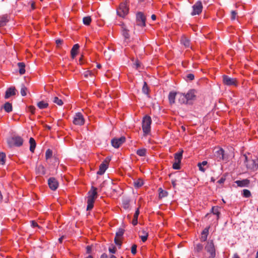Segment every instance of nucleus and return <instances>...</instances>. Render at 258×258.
<instances>
[{"label": "nucleus", "mask_w": 258, "mask_h": 258, "mask_svg": "<svg viewBox=\"0 0 258 258\" xmlns=\"http://www.w3.org/2000/svg\"><path fill=\"white\" fill-rule=\"evenodd\" d=\"M84 75L85 78H87L89 76L92 77L93 76V74L91 71H87L84 72Z\"/></svg>", "instance_id": "603ef678"}, {"label": "nucleus", "mask_w": 258, "mask_h": 258, "mask_svg": "<svg viewBox=\"0 0 258 258\" xmlns=\"http://www.w3.org/2000/svg\"><path fill=\"white\" fill-rule=\"evenodd\" d=\"M11 142L13 143L12 144L11 141L8 142V144L10 147H12L13 145L20 147L23 144V139L20 136H15L12 138Z\"/></svg>", "instance_id": "9d476101"}, {"label": "nucleus", "mask_w": 258, "mask_h": 258, "mask_svg": "<svg viewBox=\"0 0 258 258\" xmlns=\"http://www.w3.org/2000/svg\"><path fill=\"white\" fill-rule=\"evenodd\" d=\"M129 2L126 0L124 2L121 3L116 10L117 14L121 18H125L129 12Z\"/></svg>", "instance_id": "7ed1b4c3"}, {"label": "nucleus", "mask_w": 258, "mask_h": 258, "mask_svg": "<svg viewBox=\"0 0 258 258\" xmlns=\"http://www.w3.org/2000/svg\"><path fill=\"white\" fill-rule=\"evenodd\" d=\"M205 249L208 253V258H215L216 251L213 240H210L207 242Z\"/></svg>", "instance_id": "20e7f679"}, {"label": "nucleus", "mask_w": 258, "mask_h": 258, "mask_svg": "<svg viewBox=\"0 0 258 258\" xmlns=\"http://www.w3.org/2000/svg\"><path fill=\"white\" fill-rule=\"evenodd\" d=\"M126 141V138L122 136L120 138H114L111 141V145L115 148H119Z\"/></svg>", "instance_id": "6e6552de"}, {"label": "nucleus", "mask_w": 258, "mask_h": 258, "mask_svg": "<svg viewBox=\"0 0 258 258\" xmlns=\"http://www.w3.org/2000/svg\"><path fill=\"white\" fill-rule=\"evenodd\" d=\"M63 40L62 39H56L55 40V43H56V47L57 48H60L61 47V45L63 43Z\"/></svg>", "instance_id": "09e8293b"}, {"label": "nucleus", "mask_w": 258, "mask_h": 258, "mask_svg": "<svg viewBox=\"0 0 258 258\" xmlns=\"http://www.w3.org/2000/svg\"><path fill=\"white\" fill-rule=\"evenodd\" d=\"M211 213L216 216V220L218 221L220 218V212L219 207L218 206H214L212 208L210 213H208L206 215V217H209Z\"/></svg>", "instance_id": "dca6fc26"}, {"label": "nucleus", "mask_w": 258, "mask_h": 258, "mask_svg": "<svg viewBox=\"0 0 258 258\" xmlns=\"http://www.w3.org/2000/svg\"><path fill=\"white\" fill-rule=\"evenodd\" d=\"M180 42L186 48L189 47L190 46V41L189 39L185 36L181 37Z\"/></svg>", "instance_id": "cd10ccee"}, {"label": "nucleus", "mask_w": 258, "mask_h": 258, "mask_svg": "<svg viewBox=\"0 0 258 258\" xmlns=\"http://www.w3.org/2000/svg\"><path fill=\"white\" fill-rule=\"evenodd\" d=\"M84 59V56L82 55L79 59V63L80 64H82L83 63V60Z\"/></svg>", "instance_id": "e2e57ef3"}, {"label": "nucleus", "mask_w": 258, "mask_h": 258, "mask_svg": "<svg viewBox=\"0 0 258 258\" xmlns=\"http://www.w3.org/2000/svg\"><path fill=\"white\" fill-rule=\"evenodd\" d=\"M151 19L153 20V21H155L156 19V16L154 14L152 15L151 16Z\"/></svg>", "instance_id": "338daca9"}, {"label": "nucleus", "mask_w": 258, "mask_h": 258, "mask_svg": "<svg viewBox=\"0 0 258 258\" xmlns=\"http://www.w3.org/2000/svg\"><path fill=\"white\" fill-rule=\"evenodd\" d=\"M3 108L6 112L9 113L12 111L13 106L12 103L7 102L3 105Z\"/></svg>", "instance_id": "bb28decb"}, {"label": "nucleus", "mask_w": 258, "mask_h": 258, "mask_svg": "<svg viewBox=\"0 0 258 258\" xmlns=\"http://www.w3.org/2000/svg\"><path fill=\"white\" fill-rule=\"evenodd\" d=\"M226 180V177L225 176H222L221 177V178L217 181V182L220 184H222L224 183V182Z\"/></svg>", "instance_id": "13d9d810"}, {"label": "nucleus", "mask_w": 258, "mask_h": 258, "mask_svg": "<svg viewBox=\"0 0 258 258\" xmlns=\"http://www.w3.org/2000/svg\"><path fill=\"white\" fill-rule=\"evenodd\" d=\"M92 251V247L90 245H88L86 247V252L87 253H90Z\"/></svg>", "instance_id": "680f3d73"}, {"label": "nucleus", "mask_w": 258, "mask_h": 258, "mask_svg": "<svg viewBox=\"0 0 258 258\" xmlns=\"http://www.w3.org/2000/svg\"><path fill=\"white\" fill-rule=\"evenodd\" d=\"M52 156V151L50 149H47L45 153V158L46 159L50 158Z\"/></svg>", "instance_id": "de8ad7c7"}, {"label": "nucleus", "mask_w": 258, "mask_h": 258, "mask_svg": "<svg viewBox=\"0 0 258 258\" xmlns=\"http://www.w3.org/2000/svg\"><path fill=\"white\" fill-rule=\"evenodd\" d=\"M139 233V237L141 239L142 241L143 242H146L149 236L148 232L146 230L143 229L140 231Z\"/></svg>", "instance_id": "412c9836"}, {"label": "nucleus", "mask_w": 258, "mask_h": 258, "mask_svg": "<svg viewBox=\"0 0 258 258\" xmlns=\"http://www.w3.org/2000/svg\"><path fill=\"white\" fill-rule=\"evenodd\" d=\"M79 48L80 45L79 44H76L73 46L71 50V55L72 58H74L76 56L78 53Z\"/></svg>", "instance_id": "4be33fe9"}, {"label": "nucleus", "mask_w": 258, "mask_h": 258, "mask_svg": "<svg viewBox=\"0 0 258 258\" xmlns=\"http://www.w3.org/2000/svg\"><path fill=\"white\" fill-rule=\"evenodd\" d=\"M27 88L26 87H25L24 85L22 86L21 89V94L23 96H25L27 95Z\"/></svg>", "instance_id": "79ce46f5"}, {"label": "nucleus", "mask_w": 258, "mask_h": 258, "mask_svg": "<svg viewBox=\"0 0 258 258\" xmlns=\"http://www.w3.org/2000/svg\"><path fill=\"white\" fill-rule=\"evenodd\" d=\"M179 101L180 102V103H186V98L184 94H180Z\"/></svg>", "instance_id": "49530a36"}, {"label": "nucleus", "mask_w": 258, "mask_h": 258, "mask_svg": "<svg viewBox=\"0 0 258 258\" xmlns=\"http://www.w3.org/2000/svg\"><path fill=\"white\" fill-rule=\"evenodd\" d=\"M180 164L181 162L179 161H175V162L173 164L172 168L174 169H180Z\"/></svg>", "instance_id": "a18cd8bd"}, {"label": "nucleus", "mask_w": 258, "mask_h": 258, "mask_svg": "<svg viewBox=\"0 0 258 258\" xmlns=\"http://www.w3.org/2000/svg\"><path fill=\"white\" fill-rule=\"evenodd\" d=\"M186 78L190 81H192L195 78V76L192 74H188L186 76Z\"/></svg>", "instance_id": "bf43d9fd"}, {"label": "nucleus", "mask_w": 258, "mask_h": 258, "mask_svg": "<svg viewBox=\"0 0 258 258\" xmlns=\"http://www.w3.org/2000/svg\"><path fill=\"white\" fill-rule=\"evenodd\" d=\"M237 12L235 11H232L231 14V18L232 20H235L237 16Z\"/></svg>", "instance_id": "6e6d98bb"}, {"label": "nucleus", "mask_w": 258, "mask_h": 258, "mask_svg": "<svg viewBox=\"0 0 258 258\" xmlns=\"http://www.w3.org/2000/svg\"><path fill=\"white\" fill-rule=\"evenodd\" d=\"M192 11L191 12V16L199 15L203 11V7L201 1L197 2L192 7Z\"/></svg>", "instance_id": "423d86ee"}, {"label": "nucleus", "mask_w": 258, "mask_h": 258, "mask_svg": "<svg viewBox=\"0 0 258 258\" xmlns=\"http://www.w3.org/2000/svg\"><path fill=\"white\" fill-rule=\"evenodd\" d=\"M37 106L41 109L46 108L48 106V104L45 101H41L37 103Z\"/></svg>", "instance_id": "473e14b6"}, {"label": "nucleus", "mask_w": 258, "mask_h": 258, "mask_svg": "<svg viewBox=\"0 0 258 258\" xmlns=\"http://www.w3.org/2000/svg\"><path fill=\"white\" fill-rule=\"evenodd\" d=\"M183 153V150L181 149L180 151L178 152H177L174 154V158L175 161H179L181 162L182 159V154Z\"/></svg>", "instance_id": "393cba45"}, {"label": "nucleus", "mask_w": 258, "mask_h": 258, "mask_svg": "<svg viewBox=\"0 0 258 258\" xmlns=\"http://www.w3.org/2000/svg\"><path fill=\"white\" fill-rule=\"evenodd\" d=\"M123 208L125 209H127L130 207V202L128 201H125L123 202Z\"/></svg>", "instance_id": "864d4df0"}, {"label": "nucleus", "mask_w": 258, "mask_h": 258, "mask_svg": "<svg viewBox=\"0 0 258 258\" xmlns=\"http://www.w3.org/2000/svg\"><path fill=\"white\" fill-rule=\"evenodd\" d=\"M171 183L172 184V186L174 188L176 187V180H172Z\"/></svg>", "instance_id": "0e129e2a"}, {"label": "nucleus", "mask_w": 258, "mask_h": 258, "mask_svg": "<svg viewBox=\"0 0 258 258\" xmlns=\"http://www.w3.org/2000/svg\"><path fill=\"white\" fill-rule=\"evenodd\" d=\"M10 17L9 15L6 14L0 16V26H6L7 23L10 21Z\"/></svg>", "instance_id": "6ab92c4d"}, {"label": "nucleus", "mask_w": 258, "mask_h": 258, "mask_svg": "<svg viewBox=\"0 0 258 258\" xmlns=\"http://www.w3.org/2000/svg\"><path fill=\"white\" fill-rule=\"evenodd\" d=\"M64 238V236H62L61 237H60L59 239H58V241L60 243H61L62 242V240Z\"/></svg>", "instance_id": "774afa93"}, {"label": "nucleus", "mask_w": 258, "mask_h": 258, "mask_svg": "<svg viewBox=\"0 0 258 258\" xmlns=\"http://www.w3.org/2000/svg\"><path fill=\"white\" fill-rule=\"evenodd\" d=\"M151 123L152 119L150 116L146 115L143 117L142 122V126L144 136L146 137L150 134Z\"/></svg>", "instance_id": "f03ea898"}, {"label": "nucleus", "mask_w": 258, "mask_h": 258, "mask_svg": "<svg viewBox=\"0 0 258 258\" xmlns=\"http://www.w3.org/2000/svg\"><path fill=\"white\" fill-rule=\"evenodd\" d=\"M237 185L239 187H247L250 183V180L248 179H244L241 180H236L235 181Z\"/></svg>", "instance_id": "aec40b11"}, {"label": "nucleus", "mask_w": 258, "mask_h": 258, "mask_svg": "<svg viewBox=\"0 0 258 258\" xmlns=\"http://www.w3.org/2000/svg\"><path fill=\"white\" fill-rule=\"evenodd\" d=\"M97 198V188L94 186H92L91 190L88 192V196L87 197V211H91L93 209L95 201Z\"/></svg>", "instance_id": "f257e3e1"}, {"label": "nucleus", "mask_w": 258, "mask_h": 258, "mask_svg": "<svg viewBox=\"0 0 258 258\" xmlns=\"http://www.w3.org/2000/svg\"><path fill=\"white\" fill-rule=\"evenodd\" d=\"M18 67L19 68V72L20 75H23L25 73V64L23 62H18Z\"/></svg>", "instance_id": "b1692460"}, {"label": "nucleus", "mask_w": 258, "mask_h": 258, "mask_svg": "<svg viewBox=\"0 0 258 258\" xmlns=\"http://www.w3.org/2000/svg\"><path fill=\"white\" fill-rule=\"evenodd\" d=\"M122 237L115 236L114 238V242L117 245H118L119 246V248L120 247V246L122 245Z\"/></svg>", "instance_id": "e433bc0d"}, {"label": "nucleus", "mask_w": 258, "mask_h": 258, "mask_svg": "<svg viewBox=\"0 0 258 258\" xmlns=\"http://www.w3.org/2000/svg\"><path fill=\"white\" fill-rule=\"evenodd\" d=\"M17 90L15 87H11L8 88L6 91L5 98L7 99L16 94Z\"/></svg>", "instance_id": "f3484780"}, {"label": "nucleus", "mask_w": 258, "mask_h": 258, "mask_svg": "<svg viewBox=\"0 0 258 258\" xmlns=\"http://www.w3.org/2000/svg\"><path fill=\"white\" fill-rule=\"evenodd\" d=\"M29 144H30V151L33 153L35 149L36 148V142L35 140L33 138H30L29 139Z\"/></svg>", "instance_id": "c85d7f7f"}, {"label": "nucleus", "mask_w": 258, "mask_h": 258, "mask_svg": "<svg viewBox=\"0 0 258 258\" xmlns=\"http://www.w3.org/2000/svg\"><path fill=\"white\" fill-rule=\"evenodd\" d=\"M109 162L107 160H104L99 166V168L97 172L98 175H102L104 173L108 167Z\"/></svg>", "instance_id": "4468645a"}, {"label": "nucleus", "mask_w": 258, "mask_h": 258, "mask_svg": "<svg viewBox=\"0 0 258 258\" xmlns=\"http://www.w3.org/2000/svg\"><path fill=\"white\" fill-rule=\"evenodd\" d=\"M137 24L142 27L146 26V17L142 12H138L136 16Z\"/></svg>", "instance_id": "9b49d317"}, {"label": "nucleus", "mask_w": 258, "mask_h": 258, "mask_svg": "<svg viewBox=\"0 0 258 258\" xmlns=\"http://www.w3.org/2000/svg\"><path fill=\"white\" fill-rule=\"evenodd\" d=\"M85 121V118L81 112L75 114L73 121L74 124L81 126L84 124Z\"/></svg>", "instance_id": "0eeeda50"}, {"label": "nucleus", "mask_w": 258, "mask_h": 258, "mask_svg": "<svg viewBox=\"0 0 258 258\" xmlns=\"http://www.w3.org/2000/svg\"><path fill=\"white\" fill-rule=\"evenodd\" d=\"M242 195L245 198H249L251 197V193L249 190L244 189L243 190Z\"/></svg>", "instance_id": "37998d69"}, {"label": "nucleus", "mask_w": 258, "mask_h": 258, "mask_svg": "<svg viewBox=\"0 0 258 258\" xmlns=\"http://www.w3.org/2000/svg\"><path fill=\"white\" fill-rule=\"evenodd\" d=\"M122 35L125 37V38L127 39L130 37V35L128 33V31L126 29L123 28L122 30Z\"/></svg>", "instance_id": "8fccbe9b"}, {"label": "nucleus", "mask_w": 258, "mask_h": 258, "mask_svg": "<svg viewBox=\"0 0 258 258\" xmlns=\"http://www.w3.org/2000/svg\"><path fill=\"white\" fill-rule=\"evenodd\" d=\"M204 246L201 243H198L195 246V250L197 252H201L203 249Z\"/></svg>", "instance_id": "4c0bfd02"}, {"label": "nucleus", "mask_w": 258, "mask_h": 258, "mask_svg": "<svg viewBox=\"0 0 258 258\" xmlns=\"http://www.w3.org/2000/svg\"><path fill=\"white\" fill-rule=\"evenodd\" d=\"M28 110L29 112L31 113L32 114H34L35 112V108L33 106H29L28 107Z\"/></svg>", "instance_id": "5fc2aeb1"}, {"label": "nucleus", "mask_w": 258, "mask_h": 258, "mask_svg": "<svg viewBox=\"0 0 258 258\" xmlns=\"http://www.w3.org/2000/svg\"><path fill=\"white\" fill-rule=\"evenodd\" d=\"M31 224L32 227H33V228L39 227L38 223L35 221H31Z\"/></svg>", "instance_id": "052dcab7"}, {"label": "nucleus", "mask_w": 258, "mask_h": 258, "mask_svg": "<svg viewBox=\"0 0 258 258\" xmlns=\"http://www.w3.org/2000/svg\"><path fill=\"white\" fill-rule=\"evenodd\" d=\"M208 164V162L207 161H203L202 162H200L198 164V166L199 168V170L202 172H205L206 169L204 168V166L207 165Z\"/></svg>", "instance_id": "72a5a7b5"}, {"label": "nucleus", "mask_w": 258, "mask_h": 258, "mask_svg": "<svg viewBox=\"0 0 258 258\" xmlns=\"http://www.w3.org/2000/svg\"><path fill=\"white\" fill-rule=\"evenodd\" d=\"M197 91L195 89H191L186 94H184L186 98V103L189 100H194L196 98Z\"/></svg>", "instance_id": "2eb2a0df"}, {"label": "nucleus", "mask_w": 258, "mask_h": 258, "mask_svg": "<svg viewBox=\"0 0 258 258\" xmlns=\"http://www.w3.org/2000/svg\"><path fill=\"white\" fill-rule=\"evenodd\" d=\"M217 150L215 151L214 156L218 161H221L224 160L225 152L224 150L221 148H216Z\"/></svg>", "instance_id": "f8f14e48"}, {"label": "nucleus", "mask_w": 258, "mask_h": 258, "mask_svg": "<svg viewBox=\"0 0 258 258\" xmlns=\"http://www.w3.org/2000/svg\"><path fill=\"white\" fill-rule=\"evenodd\" d=\"M245 162L246 167L248 170L254 171L258 169V158H256L254 159H248L247 157L245 156Z\"/></svg>", "instance_id": "39448f33"}, {"label": "nucleus", "mask_w": 258, "mask_h": 258, "mask_svg": "<svg viewBox=\"0 0 258 258\" xmlns=\"http://www.w3.org/2000/svg\"><path fill=\"white\" fill-rule=\"evenodd\" d=\"M177 93L175 92H170L168 95V100L170 104L175 103V97Z\"/></svg>", "instance_id": "a878e982"}, {"label": "nucleus", "mask_w": 258, "mask_h": 258, "mask_svg": "<svg viewBox=\"0 0 258 258\" xmlns=\"http://www.w3.org/2000/svg\"><path fill=\"white\" fill-rule=\"evenodd\" d=\"M210 228V226H208L206 227L202 232L200 240L202 242L206 241L207 240L208 236L209 233V229Z\"/></svg>", "instance_id": "a211bd4d"}, {"label": "nucleus", "mask_w": 258, "mask_h": 258, "mask_svg": "<svg viewBox=\"0 0 258 258\" xmlns=\"http://www.w3.org/2000/svg\"><path fill=\"white\" fill-rule=\"evenodd\" d=\"M48 184L52 190H55L58 186V182L54 177H50L48 180Z\"/></svg>", "instance_id": "ddd939ff"}, {"label": "nucleus", "mask_w": 258, "mask_h": 258, "mask_svg": "<svg viewBox=\"0 0 258 258\" xmlns=\"http://www.w3.org/2000/svg\"><path fill=\"white\" fill-rule=\"evenodd\" d=\"M100 258H108V256L106 253H104L101 255Z\"/></svg>", "instance_id": "69168bd1"}, {"label": "nucleus", "mask_w": 258, "mask_h": 258, "mask_svg": "<svg viewBox=\"0 0 258 258\" xmlns=\"http://www.w3.org/2000/svg\"><path fill=\"white\" fill-rule=\"evenodd\" d=\"M142 90L145 94H148L149 93V88L147 83L146 82H144V83Z\"/></svg>", "instance_id": "c03bdc74"}, {"label": "nucleus", "mask_w": 258, "mask_h": 258, "mask_svg": "<svg viewBox=\"0 0 258 258\" xmlns=\"http://www.w3.org/2000/svg\"><path fill=\"white\" fill-rule=\"evenodd\" d=\"M144 184V182L143 179L141 178H138L136 181H135L134 182V186L136 188H139L142 186Z\"/></svg>", "instance_id": "2f4dec72"}, {"label": "nucleus", "mask_w": 258, "mask_h": 258, "mask_svg": "<svg viewBox=\"0 0 258 258\" xmlns=\"http://www.w3.org/2000/svg\"><path fill=\"white\" fill-rule=\"evenodd\" d=\"M37 172L40 175L45 174V168L43 165H39L37 168Z\"/></svg>", "instance_id": "c756f323"}, {"label": "nucleus", "mask_w": 258, "mask_h": 258, "mask_svg": "<svg viewBox=\"0 0 258 258\" xmlns=\"http://www.w3.org/2000/svg\"><path fill=\"white\" fill-rule=\"evenodd\" d=\"M53 102L59 106H61L63 104L62 100L58 98L57 97H54Z\"/></svg>", "instance_id": "ea45409f"}, {"label": "nucleus", "mask_w": 258, "mask_h": 258, "mask_svg": "<svg viewBox=\"0 0 258 258\" xmlns=\"http://www.w3.org/2000/svg\"><path fill=\"white\" fill-rule=\"evenodd\" d=\"M223 83L226 86H235L237 85V81L236 79L232 78L227 75H223L222 76Z\"/></svg>", "instance_id": "1a4fd4ad"}, {"label": "nucleus", "mask_w": 258, "mask_h": 258, "mask_svg": "<svg viewBox=\"0 0 258 258\" xmlns=\"http://www.w3.org/2000/svg\"><path fill=\"white\" fill-rule=\"evenodd\" d=\"M109 251L110 253H115L116 251V248L114 246H112V247H110L109 248Z\"/></svg>", "instance_id": "4d7b16f0"}, {"label": "nucleus", "mask_w": 258, "mask_h": 258, "mask_svg": "<svg viewBox=\"0 0 258 258\" xmlns=\"http://www.w3.org/2000/svg\"><path fill=\"white\" fill-rule=\"evenodd\" d=\"M91 21H92V19H91V17H90V16L85 17L83 19V23L85 25H87V26H88L90 24Z\"/></svg>", "instance_id": "c9c22d12"}, {"label": "nucleus", "mask_w": 258, "mask_h": 258, "mask_svg": "<svg viewBox=\"0 0 258 258\" xmlns=\"http://www.w3.org/2000/svg\"><path fill=\"white\" fill-rule=\"evenodd\" d=\"M124 231H125L123 229L119 228L116 233V237H120L122 238V236L124 233Z\"/></svg>", "instance_id": "a19ab883"}, {"label": "nucleus", "mask_w": 258, "mask_h": 258, "mask_svg": "<svg viewBox=\"0 0 258 258\" xmlns=\"http://www.w3.org/2000/svg\"><path fill=\"white\" fill-rule=\"evenodd\" d=\"M159 198L162 199L166 197L168 195V192L166 190H163L162 188H159Z\"/></svg>", "instance_id": "f704fd0d"}, {"label": "nucleus", "mask_w": 258, "mask_h": 258, "mask_svg": "<svg viewBox=\"0 0 258 258\" xmlns=\"http://www.w3.org/2000/svg\"><path fill=\"white\" fill-rule=\"evenodd\" d=\"M139 209H140V207H138L137 209V210L134 214V218H133V219L132 222V223L134 226H136L138 224V219L139 215L140 214V210Z\"/></svg>", "instance_id": "5701e85b"}, {"label": "nucleus", "mask_w": 258, "mask_h": 258, "mask_svg": "<svg viewBox=\"0 0 258 258\" xmlns=\"http://www.w3.org/2000/svg\"><path fill=\"white\" fill-rule=\"evenodd\" d=\"M136 153L140 157H145L147 154V149L145 148L139 149L137 150Z\"/></svg>", "instance_id": "7c9ffc66"}, {"label": "nucleus", "mask_w": 258, "mask_h": 258, "mask_svg": "<svg viewBox=\"0 0 258 258\" xmlns=\"http://www.w3.org/2000/svg\"><path fill=\"white\" fill-rule=\"evenodd\" d=\"M137 245L135 244L132 245L131 247V252L133 255H135L137 253Z\"/></svg>", "instance_id": "3c124183"}, {"label": "nucleus", "mask_w": 258, "mask_h": 258, "mask_svg": "<svg viewBox=\"0 0 258 258\" xmlns=\"http://www.w3.org/2000/svg\"><path fill=\"white\" fill-rule=\"evenodd\" d=\"M6 161V154L3 152H0V164L4 165Z\"/></svg>", "instance_id": "58836bf2"}]
</instances>
